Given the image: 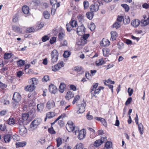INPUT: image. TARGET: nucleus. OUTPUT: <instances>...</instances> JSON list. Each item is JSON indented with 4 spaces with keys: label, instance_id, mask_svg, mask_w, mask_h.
Returning a JSON list of instances; mask_svg holds the SVG:
<instances>
[{
    "label": "nucleus",
    "instance_id": "nucleus-1",
    "mask_svg": "<svg viewBox=\"0 0 149 149\" xmlns=\"http://www.w3.org/2000/svg\"><path fill=\"white\" fill-rule=\"evenodd\" d=\"M21 99V96L20 94L15 92L13 95L12 105L14 107H16L19 105V102Z\"/></svg>",
    "mask_w": 149,
    "mask_h": 149
},
{
    "label": "nucleus",
    "instance_id": "nucleus-2",
    "mask_svg": "<svg viewBox=\"0 0 149 149\" xmlns=\"http://www.w3.org/2000/svg\"><path fill=\"white\" fill-rule=\"evenodd\" d=\"M51 54L52 58L51 63L53 64L57 61L59 54L56 50L54 49L51 53Z\"/></svg>",
    "mask_w": 149,
    "mask_h": 149
},
{
    "label": "nucleus",
    "instance_id": "nucleus-3",
    "mask_svg": "<svg viewBox=\"0 0 149 149\" xmlns=\"http://www.w3.org/2000/svg\"><path fill=\"white\" fill-rule=\"evenodd\" d=\"M20 126L19 127V130L20 134L23 136H25L27 132V130L23 125V122L20 123Z\"/></svg>",
    "mask_w": 149,
    "mask_h": 149
},
{
    "label": "nucleus",
    "instance_id": "nucleus-4",
    "mask_svg": "<svg viewBox=\"0 0 149 149\" xmlns=\"http://www.w3.org/2000/svg\"><path fill=\"white\" fill-rule=\"evenodd\" d=\"M30 82H32L31 84L27 86L26 88L29 91H32L35 89V86L34 84L36 83V78H33L30 80Z\"/></svg>",
    "mask_w": 149,
    "mask_h": 149
},
{
    "label": "nucleus",
    "instance_id": "nucleus-5",
    "mask_svg": "<svg viewBox=\"0 0 149 149\" xmlns=\"http://www.w3.org/2000/svg\"><path fill=\"white\" fill-rule=\"evenodd\" d=\"M106 141V136H101L100 139L97 140L94 142V145L95 147H98Z\"/></svg>",
    "mask_w": 149,
    "mask_h": 149
},
{
    "label": "nucleus",
    "instance_id": "nucleus-6",
    "mask_svg": "<svg viewBox=\"0 0 149 149\" xmlns=\"http://www.w3.org/2000/svg\"><path fill=\"white\" fill-rule=\"evenodd\" d=\"M41 121V119L40 118H37L35 119L31 123L30 125V127L33 129L37 127Z\"/></svg>",
    "mask_w": 149,
    "mask_h": 149
},
{
    "label": "nucleus",
    "instance_id": "nucleus-7",
    "mask_svg": "<svg viewBox=\"0 0 149 149\" xmlns=\"http://www.w3.org/2000/svg\"><path fill=\"white\" fill-rule=\"evenodd\" d=\"M63 66V61H61L59 62L57 64L52 66V70L53 71L56 72L59 70L61 67Z\"/></svg>",
    "mask_w": 149,
    "mask_h": 149
},
{
    "label": "nucleus",
    "instance_id": "nucleus-8",
    "mask_svg": "<svg viewBox=\"0 0 149 149\" xmlns=\"http://www.w3.org/2000/svg\"><path fill=\"white\" fill-rule=\"evenodd\" d=\"M100 4L99 3L92 4L90 7L91 11L93 13L97 11L99 9Z\"/></svg>",
    "mask_w": 149,
    "mask_h": 149
},
{
    "label": "nucleus",
    "instance_id": "nucleus-9",
    "mask_svg": "<svg viewBox=\"0 0 149 149\" xmlns=\"http://www.w3.org/2000/svg\"><path fill=\"white\" fill-rule=\"evenodd\" d=\"M87 42H86V41L84 40V39H82L81 38H80L79 39L78 41L77 42V45L78 46L79 49H80L82 48L83 46Z\"/></svg>",
    "mask_w": 149,
    "mask_h": 149
},
{
    "label": "nucleus",
    "instance_id": "nucleus-10",
    "mask_svg": "<svg viewBox=\"0 0 149 149\" xmlns=\"http://www.w3.org/2000/svg\"><path fill=\"white\" fill-rule=\"evenodd\" d=\"M55 105L54 101L52 100H50L47 102L46 107L48 109H51L54 107Z\"/></svg>",
    "mask_w": 149,
    "mask_h": 149
},
{
    "label": "nucleus",
    "instance_id": "nucleus-11",
    "mask_svg": "<svg viewBox=\"0 0 149 149\" xmlns=\"http://www.w3.org/2000/svg\"><path fill=\"white\" fill-rule=\"evenodd\" d=\"M85 28L83 24L78 26L77 29V33L78 35H80L79 33L81 32L82 34L84 33L85 31Z\"/></svg>",
    "mask_w": 149,
    "mask_h": 149
},
{
    "label": "nucleus",
    "instance_id": "nucleus-12",
    "mask_svg": "<svg viewBox=\"0 0 149 149\" xmlns=\"http://www.w3.org/2000/svg\"><path fill=\"white\" fill-rule=\"evenodd\" d=\"M140 21L138 19H135L133 20L131 22L132 25L134 27H136L140 24Z\"/></svg>",
    "mask_w": 149,
    "mask_h": 149
},
{
    "label": "nucleus",
    "instance_id": "nucleus-13",
    "mask_svg": "<svg viewBox=\"0 0 149 149\" xmlns=\"http://www.w3.org/2000/svg\"><path fill=\"white\" fill-rule=\"evenodd\" d=\"M57 89L56 86L54 85L51 84L49 86V90L52 93H55Z\"/></svg>",
    "mask_w": 149,
    "mask_h": 149
},
{
    "label": "nucleus",
    "instance_id": "nucleus-14",
    "mask_svg": "<svg viewBox=\"0 0 149 149\" xmlns=\"http://www.w3.org/2000/svg\"><path fill=\"white\" fill-rule=\"evenodd\" d=\"M140 23L141 26H144L148 25L149 23V17L148 16L147 19H142Z\"/></svg>",
    "mask_w": 149,
    "mask_h": 149
},
{
    "label": "nucleus",
    "instance_id": "nucleus-15",
    "mask_svg": "<svg viewBox=\"0 0 149 149\" xmlns=\"http://www.w3.org/2000/svg\"><path fill=\"white\" fill-rule=\"evenodd\" d=\"M95 119L98 121H100L103 125L105 127L107 126V123L105 119L103 118L100 117H96L95 118Z\"/></svg>",
    "mask_w": 149,
    "mask_h": 149
},
{
    "label": "nucleus",
    "instance_id": "nucleus-16",
    "mask_svg": "<svg viewBox=\"0 0 149 149\" xmlns=\"http://www.w3.org/2000/svg\"><path fill=\"white\" fill-rule=\"evenodd\" d=\"M111 38L110 40L113 41L116 40L118 36L117 33L115 31H112L111 32Z\"/></svg>",
    "mask_w": 149,
    "mask_h": 149
},
{
    "label": "nucleus",
    "instance_id": "nucleus-17",
    "mask_svg": "<svg viewBox=\"0 0 149 149\" xmlns=\"http://www.w3.org/2000/svg\"><path fill=\"white\" fill-rule=\"evenodd\" d=\"M3 138L5 143H9L11 138V136L10 134H7L5 135Z\"/></svg>",
    "mask_w": 149,
    "mask_h": 149
},
{
    "label": "nucleus",
    "instance_id": "nucleus-18",
    "mask_svg": "<svg viewBox=\"0 0 149 149\" xmlns=\"http://www.w3.org/2000/svg\"><path fill=\"white\" fill-rule=\"evenodd\" d=\"M7 96H4L1 98V102L3 103V105H8L9 104V101L7 100Z\"/></svg>",
    "mask_w": 149,
    "mask_h": 149
},
{
    "label": "nucleus",
    "instance_id": "nucleus-19",
    "mask_svg": "<svg viewBox=\"0 0 149 149\" xmlns=\"http://www.w3.org/2000/svg\"><path fill=\"white\" fill-rule=\"evenodd\" d=\"M29 7L26 6L25 5L23 6L22 8V10L23 13L25 14H27L29 12Z\"/></svg>",
    "mask_w": 149,
    "mask_h": 149
},
{
    "label": "nucleus",
    "instance_id": "nucleus-20",
    "mask_svg": "<svg viewBox=\"0 0 149 149\" xmlns=\"http://www.w3.org/2000/svg\"><path fill=\"white\" fill-rule=\"evenodd\" d=\"M79 134L78 138L80 139H82L85 136L86 133H84V130H81L79 132Z\"/></svg>",
    "mask_w": 149,
    "mask_h": 149
},
{
    "label": "nucleus",
    "instance_id": "nucleus-21",
    "mask_svg": "<svg viewBox=\"0 0 149 149\" xmlns=\"http://www.w3.org/2000/svg\"><path fill=\"white\" fill-rule=\"evenodd\" d=\"M26 143L25 141H22L21 142H17L15 143V145L17 148L23 147L26 145Z\"/></svg>",
    "mask_w": 149,
    "mask_h": 149
},
{
    "label": "nucleus",
    "instance_id": "nucleus-22",
    "mask_svg": "<svg viewBox=\"0 0 149 149\" xmlns=\"http://www.w3.org/2000/svg\"><path fill=\"white\" fill-rule=\"evenodd\" d=\"M66 128L69 132H72L75 129V125H66Z\"/></svg>",
    "mask_w": 149,
    "mask_h": 149
},
{
    "label": "nucleus",
    "instance_id": "nucleus-23",
    "mask_svg": "<svg viewBox=\"0 0 149 149\" xmlns=\"http://www.w3.org/2000/svg\"><path fill=\"white\" fill-rule=\"evenodd\" d=\"M74 97V94L71 91H68L66 94L65 98L67 100H69Z\"/></svg>",
    "mask_w": 149,
    "mask_h": 149
},
{
    "label": "nucleus",
    "instance_id": "nucleus-24",
    "mask_svg": "<svg viewBox=\"0 0 149 149\" xmlns=\"http://www.w3.org/2000/svg\"><path fill=\"white\" fill-rule=\"evenodd\" d=\"M40 0H33L31 4L35 6H37L40 5Z\"/></svg>",
    "mask_w": 149,
    "mask_h": 149
},
{
    "label": "nucleus",
    "instance_id": "nucleus-25",
    "mask_svg": "<svg viewBox=\"0 0 149 149\" xmlns=\"http://www.w3.org/2000/svg\"><path fill=\"white\" fill-rule=\"evenodd\" d=\"M66 87V85L64 83H61L60 84L59 87L60 91L61 93H63L64 91V89Z\"/></svg>",
    "mask_w": 149,
    "mask_h": 149
},
{
    "label": "nucleus",
    "instance_id": "nucleus-26",
    "mask_svg": "<svg viewBox=\"0 0 149 149\" xmlns=\"http://www.w3.org/2000/svg\"><path fill=\"white\" fill-rule=\"evenodd\" d=\"M138 125L139 130L140 132V133L141 134H143V126L141 123H140L139 124H136Z\"/></svg>",
    "mask_w": 149,
    "mask_h": 149
},
{
    "label": "nucleus",
    "instance_id": "nucleus-27",
    "mask_svg": "<svg viewBox=\"0 0 149 149\" xmlns=\"http://www.w3.org/2000/svg\"><path fill=\"white\" fill-rule=\"evenodd\" d=\"M86 15L88 18L90 20L92 19L94 15V13L91 11V12H87Z\"/></svg>",
    "mask_w": 149,
    "mask_h": 149
},
{
    "label": "nucleus",
    "instance_id": "nucleus-28",
    "mask_svg": "<svg viewBox=\"0 0 149 149\" xmlns=\"http://www.w3.org/2000/svg\"><path fill=\"white\" fill-rule=\"evenodd\" d=\"M71 26H73L72 24L71 25L70 24L68 23L66 24V27L68 31L70 32L72 29L74 30V28Z\"/></svg>",
    "mask_w": 149,
    "mask_h": 149
},
{
    "label": "nucleus",
    "instance_id": "nucleus-29",
    "mask_svg": "<svg viewBox=\"0 0 149 149\" xmlns=\"http://www.w3.org/2000/svg\"><path fill=\"white\" fill-rule=\"evenodd\" d=\"M86 149L83 148V144L81 143H77L75 146L74 148V149Z\"/></svg>",
    "mask_w": 149,
    "mask_h": 149
},
{
    "label": "nucleus",
    "instance_id": "nucleus-30",
    "mask_svg": "<svg viewBox=\"0 0 149 149\" xmlns=\"http://www.w3.org/2000/svg\"><path fill=\"white\" fill-rule=\"evenodd\" d=\"M85 111V107L83 104H81L79 110L77 111L78 113H82Z\"/></svg>",
    "mask_w": 149,
    "mask_h": 149
},
{
    "label": "nucleus",
    "instance_id": "nucleus-31",
    "mask_svg": "<svg viewBox=\"0 0 149 149\" xmlns=\"http://www.w3.org/2000/svg\"><path fill=\"white\" fill-rule=\"evenodd\" d=\"M7 122L9 125H14L15 123L14 118L11 116L8 120Z\"/></svg>",
    "mask_w": 149,
    "mask_h": 149
},
{
    "label": "nucleus",
    "instance_id": "nucleus-32",
    "mask_svg": "<svg viewBox=\"0 0 149 149\" xmlns=\"http://www.w3.org/2000/svg\"><path fill=\"white\" fill-rule=\"evenodd\" d=\"M130 19L129 16H127L124 18L123 20V22L125 24H129L130 22Z\"/></svg>",
    "mask_w": 149,
    "mask_h": 149
},
{
    "label": "nucleus",
    "instance_id": "nucleus-33",
    "mask_svg": "<svg viewBox=\"0 0 149 149\" xmlns=\"http://www.w3.org/2000/svg\"><path fill=\"white\" fill-rule=\"evenodd\" d=\"M54 113L53 112H49L46 114V117L49 118H51L55 116Z\"/></svg>",
    "mask_w": 149,
    "mask_h": 149
},
{
    "label": "nucleus",
    "instance_id": "nucleus-34",
    "mask_svg": "<svg viewBox=\"0 0 149 149\" xmlns=\"http://www.w3.org/2000/svg\"><path fill=\"white\" fill-rule=\"evenodd\" d=\"M65 36V34L62 32H61L59 33L58 35V38L59 41H61L64 38Z\"/></svg>",
    "mask_w": 149,
    "mask_h": 149
},
{
    "label": "nucleus",
    "instance_id": "nucleus-35",
    "mask_svg": "<svg viewBox=\"0 0 149 149\" xmlns=\"http://www.w3.org/2000/svg\"><path fill=\"white\" fill-rule=\"evenodd\" d=\"M103 44L104 46H107L109 45V41L107 40H105L104 39H103L102 40Z\"/></svg>",
    "mask_w": 149,
    "mask_h": 149
},
{
    "label": "nucleus",
    "instance_id": "nucleus-36",
    "mask_svg": "<svg viewBox=\"0 0 149 149\" xmlns=\"http://www.w3.org/2000/svg\"><path fill=\"white\" fill-rule=\"evenodd\" d=\"M44 105L43 104H38L37 106V110L38 111L42 110L44 107Z\"/></svg>",
    "mask_w": 149,
    "mask_h": 149
},
{
    "label": "nucleus",
    "instance_id": "nucleus-37",
    "mask_svg": "<svg viewBox=\"0 0 149 149\" xmlns=\"http://www.w3.org/2000/svg\"><path fill=\"white\" fill-rule=\"evenodd\" d=\"M112 146V143L109 141L106 142L105 144V147L107 149L110 148Z\"/></svg>",
    "mask_w": 149,
    "mask_h": 149
},
{
    "label": "nucleus",
    "instance_id": "nucleus-38",
    "mask_svg": "<svg viewBox=\"0 0 149 149\" xmlns=\"http://www.w3.org/2000/svg\"><path fill=\"white\" fill-rule=\"evenodd\" d=\"M69 24H70L71 25L72 24L73 26H71L74 28L77 25V21L75 20H72V19Z\"/></svg>",
    "mask_w": 149,
    "mask_h": 149
},
{
    "label": "nucleus",
    "instance_id": "nucleus-39",
    "mask_svg": "<svg viewBox=\"0 0 149 149\" xmlns=\"http://www.w3.org/2000/svg\"><path fill=\"white\" fill-rule=\"evenodd\" d=\"M43 15L45 18L46 19L49 18L50 16V14L49 12L47 11H45L43 12Z\"/></svg>",
    "mask_w": 149,
    "mask_h": 149
},
{
    "label": "nucleus",
    "instance_id": "nucleus-40",
    "mask_svg": "<svg viewBox=\"0 0 149 149\" xmlns=\"http://www.w3.org/2000/svg\"><path fill=\"white\" fill-rule=\"evenodd\" d=\"M121 6L124 8L126 12H127L129 11V7L127 4H122L121 5Z\"/></svg>",
    "mask_w": 149,
    "mask_h": 149
},
{
    "label": "nucleus",
    "instance_id": "nucleus-41",
    "mask_svg": "<svg viewBox=\"0 0 149 149\" xmlns=\"http://www.w3.org/2000/svg\"><path fill=\"white\" fill-rule=\"evenodd\" d=\"M25 61L24 60L20 59L17 61V64L18 66H22L25 64Z\"/></svg>",
    "mask_w": 149,
    "mask_h": 149
},
{
    "label": "nucleus",
    "instance_id": "nucleus-42",
    "mask_svg": "<svg viewBox=\"0 0 149 149\" xmlns=\"http://www.w3.org/2000/svg\"><path fill=\"white\" fill-rule=\"evenodd\" d=\"M29 116V114L28 113H24L22 115V119L24 120H27Z\"/></svg>",
    "mask_w": 149,
    "mask_h": 149
},
{
    "label": "nucleus",
    "instance_id": "nucleus-43",
    "mask_svg": "<svg viewBox=\"0 0 149 149\" xmlns=\"http://www.w3.org/2000/svg\"><path fill=\"white\" fill-rule=\"evenodd\" d=\"M70 54L71 53L70 51H66L64 52L63 56L65 58H67L70 56Z\"/></svg>",
    "mask_w": 149,
    "mask_h": 149
},
{
    "label": "nucleus",
    "instance_id": "nucleus-44",
    "mask_svg": "<svg viewBox=\"0 0 149 149\" xmlns=\"http://www.w3.org/2000/svg\"><path fill=\"white\" fill-rule=\"evenodd\" d=\"M11 53H5L4 55V59H8L10 58L11 57Z\"/></svg>",
    "mask_w": 149,
    "mask_h": 149
},
{
    "label": "nucleus",
    "instance_id": "nucleus-45",
    "mask_svg": "<svg viewBox=\"0 0 149 149\" xmlns=\"http://www.w3.org/2000/svg\"><path fill=\"white\" fill-rule=\"evenodd\" d=\"M104 62L103 59L101 58L99 60L96 61V65L99 66L102 65Z\"/></svg>",
    "mask_w": 149,
    "mask_h": 149
},
{
    "label": "nucleus",
    "instance_id": "nucleus-46",
    "mask_svg": "<svg viewBox=\"0 0 149 149\" xmlns=\"http://www.w3.org/2000/svg\"><path fill=\"white\" fill-rule=\"evenodd\" d=\"M50 4L51 5H52L53 9H54L55 6V4L57 3V1L56 0H50Z\"/></svg>",
    "mask_w": 149,
    "mask_h": 149
},
{
    "label": "nucleus",
    "instance_id": "nucleus-47",
    "mask_svg": "<svg viewBox=\"0 0 149 149\" xmlns=\"http://www.w3.org/2000/svg\"><path fill=\"white\" fill-rule=\"evenodd\" d=\"M83 4L84 9H87L88 7L89 3L88 1H84Z\"/></svg>",
    "mask_w": 149,
    "mask_h": 149
},
{
    "label": "nucleus",
    "instance_id": "nucleus-48",
    "mask_svg": "<svg viewBox=\"0 0 149 149\" xmlns=\"http://www.w3.org/2000/svg\"><path fill=\"white\" fill-rule=\"evenodd\" d=\"M101 89L99 88L95 91L94 92V94H93V96L95 97H97L96 96V94H98L100 92Z\"/></svg>",
    "mask_w": 149,
    "mask_h": 149
},
{
    "label": "nucleus",
    "instance_id": "nucleus-49",
    "mask_svg": "<svg viewBox=\"0 0 149 149\" xmlns=\"http://www.w3.org/2000/svg\"><path fill=\"white\" fill-rule=\"evenodd\" d=\"M13 139L15 141H17L19 140L20 138L19 136L17 134H15L13 136Z\"/></svg>",
    "mask_w": 149,
    "mask_h": 149
},
{
    "label": "nucleus",
    "instance_id": "nucleus-50",
    "mask_svg": "<svg viewBox=\"0 0 149 149\" xmlns=\"http://www.w3.org/2000/svg\"><path fill=\"white\" fill-rule=\"evenodd\" d=\"M49 80V77L48 75H46L44 76L42 79V81L43 82H46Z\"/></svg>",
    "mask_w": 149,
    "mask_h": 149
},
{
    "label": "nucleus",
    "instance_id": "nucleus-51",
    "mask_svg": "<svg viewBox=\"0 0 149 149\" xmlns=\"http://www.w3.org/2000/svg\"><path fill=\"white\" fill-rule=\"evenodd\" d=\"M49 39V37L47 35L44 36L42 38V41L43 42H45Z\"/></svg>",
    "mask_w": 149,
    "mask_h": 149
},
{
    "label": "nucleus",
    "instance_id": "nucleus-52",
    "mask_svg": "<svg viewBox=\"0 0 149 149\" xmlns=\"http://www.w3.org/2000/svg\"><path fill=\"white\" fill-rule=\"evenodd\" d=\"M86 118L87 119L89 120H91L93 118V116L90 115V112H89L86 115Z\"/></svg>",
    "mask_w": 149,
    "mask_h": 149
},
{
    "label": "nucleus",
    "instance_id": "nucleus-53",
    "mask_svg": "<svg viewBox=\"0 0 149 149\" xmlns=\"http://www.w3.org/2000/svg\"><path fill=\"white\" fill-rule=\"evenodd\" d=\"M117 45L119 49H121L123 48L124 44L122 42H120Z\"/></svg>",
    "mask_w": 149,
    "mask_h": 149
},
{
    "label": "nucleus",
    "instance_id": "nucleus-54",
    "mask_svg": "<svg viewBox=\"0 0 149 149\" xmlns=\"http://www.w3.org/2000/svg\"><path fill=\"white\" fill-rule=\"evenodd\" d=\"M57 146L59 147L62 143L61 140L60 138H57L56 139Z\"/></svg>",
    "mask_w": 149,
    "mask_h": 149
},
{
    "label": "nucleus",
    "instance_id": "nucleus-55",
    "mask_svg": "<svg viewBox=\"0 0 149 149\" xmlns=\"http://www.w3.org/2000/svg\"><path fill=\"white\" fill-rule=\"evenodd\" d=\"M89 28L91 31L94 30L95 28V24L93 23H91L89 26Z\"/></svg>",
    "mask_w": 149,
    "mask_h": 149
},
{
    "label": "nucleus",
    "instance_id": "nucleus-56",
    "mask_svg": "<svg viewBox=\"0 0 149 149\" xmlns=\"http://www.w3.org/2000/svg\"><path fill=\"white\" fill-rule=\"evenodd\" d=\"M89 36V34H84L83 36V38L81 39H84V40L86 41V42H87V39L88 38Z\"/></svg>",
    "mask_w": 149,
    "mask_h": 149
},
{
    "label": "nucleus",
    "instance_id": "nucleus-57",
    "mask_svg": "<svg viewBox=\"0 0 149 149\" xmlns=\"http://www.w3.org/2000/svg\"><path fill=\"white\" fill-rule=\"evenodd\" d=\"M48 131L49 133L51 134H54L56 133L55 131L54 130L52 127L49 128L48 129Z\"/></svg>",
    "mask_w": 149,
    "mask_h": 149
},
{
    "label": "nucleus",
    "instance_id": "nucleus-58",
    "mask_svg": "<svg viewBox=\"0 0 149 149\" xmlns=\"http://www.w3.org/2000/svg\"><path fill=\"white\" fill-rule=\"evenodd\" d=\"M79 98L80 96L79 95H77L76 96L72 102L73 104H74L77 101L79 100Z\"/></svg>",
    "mask_w": 149,
    "mask_h": 149
},
{
    "label": "nucleus",
    "instance_id": "nucleus-59",
    "mask_svg": "<svg viewBox=\"0 0 149 149\" xmlns=\"http://www.w3.org/2000/svg\"><path fill=\"white\" fill-rule=\"evenodd\" d=\"M113 26L114 28H116V29H117L120 27V24L119 22H116L113 25Z\"/></svg>",
    "mask_w": 149,
    "mask_h": 149
},
{
    "label": "nucleus",
    "instance_id": "nucleus-60",
    "mask_svg": "<svg viewBox=\"0 0 149 149\" xmlns=\"http://www.w3.org/2000/svg\"><path fill=\"white\" fill-rule=\"evenodd\" d=\"M12 28L15 31H20V28L16 26H13Z\"/></svg>",
    "mask_w": 149,
    "mask_h": 149
},
{
    "label": "nucleus",
    "instance_id": "nucleus-61",
    "mask_svg": "<svg viewBox=\"0 0 149 149\" xmlns=\"http://www.w3.org/2000/svg\"><path fill=\"white\" fill-rule=\"evenodd\" d=\"M27 32L29 33H31L35 31V29L33 27H30L26 29Z\"/></svg>",
    "mask_w": 149,
    "mask_h": 149
},
{
    "label": "nucleus",
    "instance_id": "nucleus-62",
    "mask_svg": "<svg viewBox=\"0 0 149 149\" xmlns=\"http://www.w3.org/2000/svg\"><path fill=\"white\" fill-rule=\"evenodd\" d=\"M127 92L129 94V96H130L133 93V90L132 89H131L130 87L128 89Z\"/></svg>",
    "mask_w": 149,
    "mask_h": 149
},
{
    "label": "nucleus",
    "instance_id": "nucleus-63",
    "mask_svg": "<svg viewBox=\"0 0 149 149\" xmlns=\"http://www.w3.org/2000/svg\"><path fill=\"white\" fill-rule=\"evenodd\" d=\"M56 37H52L50 39L49 42L51 44H53L56 42Z\"/></svg>",
    "mask_w": 149,
    "mask_h": 149
},
{
    "label": "nucleus",
    "instance_id": "nucleus-64",
    "mask_svg": "<svg viewBox=\"0 0 149 149\" xmlns=\"http://www.w3.org/2000/svg\"><path fill=\"white\" fill-rule=\"evenodd\" d=\"M124 19L123 17L122 16H118L117 18V20L119 22H121L122 21H123Z\"/></svg>",
    "mask_w": 149,
    "mask_h": 149
}]
</instances>
